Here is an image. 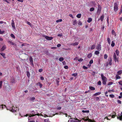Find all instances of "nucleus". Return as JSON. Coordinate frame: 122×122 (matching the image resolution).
<instances>
[{
	"label": "nucleus",
	"instance_id": "obj_12",
	"mask_svg": "<svg viewBox=\"0 0 122 122\" xmlns=\"http://www.w3.org/2000/svg\"><path fill=\"white\" fill-rule=\"evenodd\" d=\"M6 48V46L5 45L3 46L0 49V51L1 52L2 51H4Z\"/></svg>",
	"mask_w": 122,
	"mask_h": 122
},
{
	"label": "nucleus",
	"instance_id": "obj_53",
	"mask_svg": "<svg viewBox=\"0 0 122 122\" xmlns=\"http://www.w3.org/2000/svg\"><path fill=\"white\" fill-rule=\"evenodd\" d=\"M118 83L119 84L121 85H122V81H120L118 82Z\"/></svg>",
	"mask_w": 122,
	"mask_h": 122
},
{
	"label": "nucleus",
	"instance_id": "obj_17",
	"mask_svg": "<svg viewBox=\"0 0 122 122\" xmlns=\"http://www.w3.org/2000/svg\"><path fill=\"white\" fill-rule=\"evenodd\" d=\"M72 121L73 122H80V121L76 118L74 119V120H72Z\"/></svg>",
	"mask_w": 122,
	"mask_h": 122
},
{
	"label": "nucleus",
	"instance_id": "obj_3",
	"mask_svg": "<svg viewBox=\"0 0 122 122\" xmlns=\"http://www.w3.org/2000/svg\"><path fill=\"white\" fill-rule=\"evenodd\" d=\"M113 57L115 62H119L118 57H117V56L115 53H114L113 54Z\"/></svg>",
	"mask_w": 122,
	"mask_h": 122
},
{
	"label": "nucleus",
	"instance_id": "obj_31",
	"mask_svg": "<svg viewBox=\"0 0 122 122\" xmlns=\"http://www.w3.org/2000/svg\"><path fill=\"white\" fill-rule=\"evenodd\" d=\"M122 73V70H120V71H119L117 72V74L118 75H120V74H121Z\"/></svg>",
	"mask_w": 122,
	"mask_h": 122
},
{
	"label": "nucleus",
	"instance_id": "obj_44",
	"mask_svg": "<svg viewBox=\"0 0 122 122\" xmlns=\"http://www.w3.org/2000/svg\"><path fill=\"white\" fill-rule=\"evenodd\" d=\"M77 23V21L76 20H74L73 22V25H75Z\"/></svg>",
	"mask_w": 122,
	"mask_h": 122
},
{
	"label": "nucleus",
	"instance_id": "obj_57",
	"mask_svg": "<svg viewBox=\"0 0 122 122\" xmlns=\"http://www.w3.org/2000/svg\"><path fill=\"white\" fill-rule=\"evenodd\" d=\"M83 68L85 69H87V67H86L85 66H84L83 67Z\"/></svg>",
	"mask_w": 122,
	"mask_h": 122
},
{
	"label": "nucleus",
	"instance_id": "obj_8",
	"mask_svg": "<svg viewBox=\"0 0 122 122\" xmlns=\"http://www.w3.org/2000/svg\"><path fill=\"white\" fill-rule=\"evenodd\" d=\"M97 49L99 51H100L101 50V46L100 44H98L96 46Z\"/></svg>",
	"mask_w": 122,
	"mask_h": 122
},
{
	"label": "nucleus",
	"instance_id": "obj_32",
	"mask_svg": "<svg viewBox=\"0 0 122 122\" xmlns=\"http://www.w3.org/2000/svg\"><path fill=\"white\" fill-rule=\"evenodd\" d=\"M82 112L83 113H88L89 112V111L88 110L85 111L84 110H82Z\"/></svg>",
	"mask_w": 122,
	"mask_h": 122
},
{
	"label": "nucleus",
	"instance_id": "obj_23",
	"mask_svg": "<svg viewBox=\"0 0 122 122\" xmlns=\"http://www.w3.org/2000/svg\"><path fill=\"white\" fill-rule=\"evenodd\" d=\"M112 34L113 35H115V36H116V33L113 30H112Z\"/></svg>",
	"mask_w": 122,
	"mask_h": 122
},
{
	"label": "nucleus",
	"instance_id": "obj_40",
	"mask_svg": "<svg viewBox=\"0 0 122 122\" xmlns=\"http://www.w3.org/2000/svg\"><path fill=\"white\" fill-rule=\"evenodd\" d=\"M64 58L63 57H61L59 58V60L60 61H62L63 60Z\"/></svg>",
	"mask_w": 122,
	"mask_h": 122
},
{
	"label": "nucleus",
	"instance_id": "obj_36",
	"mask_svg": "<svg viewBox=\"0 0 122 122\" xmlns=\"http://www.w3.org/2000/svg\"><path fill=\"white\" fill-rule=\"evenodd\" d=\"M115 45V43H114L113 41L112 42V44H111V46L112 47H114Z\"/></svg>",
	"mask_w": 122,
	"mask_h": 122
},
{
	"label": "nucleus",
	"instance_id": "obj_46",
	"mask_svg": "<svg viewBox=\"0 0 122 122\" xmlns=\"http://www.w3.org/2000/svg\"><path fill=\"white\" fill-rule=\"evenodd\" d=\"M94 10V8L93 7H92L90 8V11H92Z\"/></svg>",
	"mask_w": 122,
	"mask_h": 122
},
{
	"label": "nucleus",
	"instance_id": "obj_33",
	"mask_svg": "<svg viewBox=\"0 0 122 122\" xmlns=\"http://www.w3.org/2000/svg\"><path fill=\"white\" fill-rule=\"evenodd\" d=\"M81 14H78L76 15V17L78 18H80L81 17Z\"/></svg>",
	"mask_w": 122,
	"mask_h": 122
},
{
	"label": "nucleus",
	"instance_id": "obj_58",
	"mask_svg": "<svg viewBox=\"0 0 122 122\" xmlns=\"http://www.w3.org/2000/svg\"><path fill=\"white\" fill-rule=\"evenodd\" d=\"M117 102L118 103L120 104H121L122 103L121 101L120 100H117Z\"/></svg>",
	"mask_w": 122,
	"mask_h": 122
},
{
	"label": "nucleus",
	"instance_id": "obj_29",
	"mask_svg": "<svg viewBox=\"0 0 122 122\" xmlns=\"http://www.w3.org/2000/svg\"><path fill=\"white\" fill-rule=\"evenodd\" d=\"M4 106V107H5L6 106L5 105H0V109H1L2 110L3 109V106Z\"/></svg>",
	"mask_w": 122,
	"mask_h": 122
},
{
	"label": "nucleus",
	"instance_id": "obj_47",
	"mask_svg": "<svg viewBox=\"0 0 122 122\" xmlns=\"http://www.w3.org/2000/svg\"><path fill=\"white\" fill-rule=\"evenodd\" d=\"M109 97L111 98H114L115 96L113 94H110L109 96Z\"/></svg>",
	"mask_w": 122,
	"mask_h": 122
},
{
	"label": "nucleus",
	"instance_id": "obj_4",
	"mask_svg": "<svg viewBox=\"0 0 122 122\" xmlns=\"http://www.w3.org/2000/svg\"><path fill=\"white\" fill-rule=\"evenodd\" d=\"M118 10V5L117 3H115L114 4V10L116 12Z\"/></svg>",
	"mask_w": 122,
	"mask_h": 122
},
{
	"label": "nucleus",
	"instance_id": "obj_18",
	"mask_svg": "<svg viewBox=\"0 0 122 122\" xmlns=\"http://www.w3.org/2000/svg\"><path fill=\"white\" fill-rule=\"evenodd\" d=\"M0 54L4 58H6L5 53H0Z\"/></svg>",
	"mask_w": 122,
	"mask_h": 122
},
{
	"label": "nucleus",
	"instance_id": "obj_22",
	"mask_svg": "<svg viewBox=\"0 0 122 122\" xmlns=\"http://www.w3.org/2000/svg\"><path fill=\"white\" fill-rule=\"evenodd\" d=\"M79 44L78 42H75L73 43H72L71 44V45H72L73 46H76L77 45Z\"/></svg>",
	"mask_w": 122,
	"mask_h": 122
},
{
	"label": "nucleus",
	"instance_id": "obj_19",
	"mask_svg": "<svg viewBox=\"0 0 122 122\" xmlns=\"http://www.w3.org/2000/svg\"><path fill=\"white\" fill-rule=\"evenodd\" d=\"M92 56V54L91 53H90L88 55L87 57L88 58H90Z\"/></svg>",
	"mask_w": 122,
	"mask_h": 122
},
{
	"label": "nucleus",
	"instance_id": "obj_39",
	"mask_svg": "<svg viewBox=\"0 0 122 122\" xmlns=\"http://www.w3.org/2000/svg\"><path fill=\"white\" fill-rule=\"evenodd\" d=\"M77 75V73H76L73 74H72V76H74V77L76 76Z\"/></svg>",
	"mask_w": 122,
	"mask_h": 122
},
{
	"label": "nucleus",
	"instance_id": "obj_38",
	"mask_svg": "<svg viewBox=\"0 0 122 122\" xmlns=\"http://www.w3.org/2000/svg\"><path fill=\"white\" fill-rule=\"evenodd\" d=\"M2 81H0V89L2 88Z\"/></svg>",
	"mask_w": 122,
	"mask_h": 122
},
{
	"label": "nucleus",
	"instance_id": "obj_51",
	"mask_svg": "<svg viewBox=\"0 0 122 122\" xmlns=\"http://www.w3.org/2000/svg\"><path fill=\"white\" fill-rule=\"evenodd\" d=\"M113 84V82H110L108 83V85H112Z\"/></svg>",
	"mask_w": 122,
	"mask_h": 122
},
{
	"label": "nucleus",
	"instance_id": "obj_63",
	"mask_svg": "<svg viewBox=\"0 0 122 122\" xmlns=\"http://www.w3.org/2000/svg\"><path fill=\"white\" fill-rule=\"evenodd\" d=\"M95 74H96L95 72H94V71H93V73L92 74V75L93 76H94L95 75Z\"/></svg>",
	"mask_w": 122,
	"mask_h": 122
},
{
	"label": "nucleus",
	"instance_id": "obj_55",
	"mask_svg": "<svg viewBox=\"0 0 122 122\" xmlns=\"http://www.w3.org/2000/svg\"><path fill=\"white\" fill-rule=\"evenodd\" d=\"M93 62V60H91L90 62H89V63L90 64H91Z\"/></svg>",
	"mask_w": 122,
	"mask_h": 122
},
{
	"label": "nucleus",
	"instance_id": "obj_41",
	"mask_svg": "<svg viewBox=\"0 0 122 122\" xmlns=\"http://www.w3.org/2000/svg\"><path fill=\"white\" fill-rule=\"evenodd\" d=\"M10 36L13 38L15 39V36L13 34H11L10 35Z\"/></svg>",
	"mask_w": 122,
	"mask_h": 122
},
{
	"label": "nucleus",
	"instance_id": "obj_2",
	"mask_svg": "<svg viewBox=\"0 0 122 122\" xmlns=\"http://www.w3.org/2000/svg\"><path fill=\"white\" fill-rule=\"evenodd\" d=\"M17 108V107H14L13 106L12 107H11V108H10L8 107V108H7V109L9 110L10 111H11L12 112H16Z\"/></svg>",
	"mask_w": 122,
	"mask_h": 122
},
{
	"label": "nucleus",
	"instance_id": "obj_54",
	"mask_svg": "<svg viewBox=\"0 0 122 122\" xmlns=\"http://www.w3.org/2000/svg\"><path fill=\"white\" fill-rule=\"evenodd\" d=\"M101 81H99L98 82V85H101Z\"/></svg>",
	"mask_w": 122,
	"mask_h": 122
},
{
	"label": "nucleus",
	"instance_id": "obj_1",
	"mask_svg": "<svg viewBox=\"0 0 122 122\" xmlns=\"http://www.w3.org/2000/svg\"><path fill=\"white\" fill-rule=\"evenodd\" d=\"M102 80V83L103 85H105L106 84V81L107 80V78L106 77L104 76L103 74H102L101 75Z\"/></svg>",
	"mask_w": 122,
	"mask_h": 122
},
{
	"label": "nucleus",
	"instance_id": "obj_34",
	"mask_svg": "<svg viewBox=\"0 0 122 122\" xmlns=\"http://www.w3.org/2000/svg\"><path fill=\"white\" fill-rule=\"evenodd\" d=\"M45 122H50L48 118L44 120Z\"/></svg>",
	"mask_w": 122,
	"mask_h": 122
},
{
	"label": "nucleus",
	"instance_id": "obj_30",
	"mask_svg": "<svg viewBox=\"0 0 122 122\" xmlns=\"http://www.w3.org/2000/svg\"><path fill=\"white\" fill-rule=\"evenodd\" d=\"M96 45H92L91 48V49L92 50H93L95 48Z\"/></svg>",
	"mask_w": 122,
	"mask_h": 122
},
{
	"label": "nucleus",
	"instance_id": "obj_52",
	"mask_svg": "<svg viewBox=\"0 0 122 122\" xmlns=\"http://www.w3.org/2000/svg\"><path fill=\"white\" fill-rule=\"evenodd\" d=\"M96 100L97 101H98L99 100V97H96Z\"/></svg>",
	"mask_w": 122,
	"mask_h": 122
},
{
	"label": "nucleus",
	"instance_id": "obj_26",
	"mask_svg": "<svg viewBox=\"0 0 122 122\" xmlns=\"http://www.w3.org/2000/svg\"><path fill=\"white\" fill-rule=\"evenodd\" d=\"M98 51H96L95 52V54L96 55H98L99 54L100 52Z\"/></svg>",
	"mask_w": 122,
	"mask_h": 122
},
{
	"label": "nucleus",
	"instance_id": "obj_27",
	"mask_svg": "<svg viewBox=\"0 0 122 122\" xmlns=\"http://www.w3.org/2000/svg\"><path fill=\"white\" fill-rule=\"evenodd\" d=\"M92 19L91 18H88V20H87V21L88 23H90L92 21Z\"/></svg>",
	"mask_w": 122,
	"mask_h": 122
},
{
	"label": "nucleus",
	"instance_id": "obj_43",
	"mask_svg": "<svg viewBox=\"0 0 122 122\" xmlns=\"http://www.w3.org/2000/svg\"><path fill=\"white\" fill-rule=\"evenodd\" d=\"M108 57V56L106 54H105L104 55V58L105 59H106Z\"/></svg>",
	"mask_w": 122,
	"mask_h": 122
},
{
	"label": "nucleus",
	"instance_id": "obj_7",
	"mask_svg": "<svg viewBox=\"0 0 122 122\" xmlns=\"http://www.w3.org/2000/svg\"><path fill=\"white\" fill-rule=\"evenodd\" d=\"M117 118L118 119L121 121L122 120V111L120 115L118 114L117 115Z\"/></svg>",
	"mask_w": 122,
	"mask_h": 122
},
{
	"label": "nucleus",
	"instance_id": "obj_6",
	"mask_svg": "<svg viewBox=\"0 0 122 122\" xmlns=\"http://www.w3.org/2000/svg\"><path fill=\"white\" fill-rule=\"evenodd\" d=\"M87 118L86 119H83L84 120V121L86 122L87 121H88V122H95V120H92L89 119V118L88 117H87Z\"/></svg>",
	"mask_w": 122,
	"mask_h": 122
},
{
	"label": "nucleus",
	"instance_id": "obj_35",
	"mask_svg": "<svg viewBox=\"0 0 122 122\" xmlns=\"http://www.w3.org/2000/svg\"><path fill=\"white\" fill-rule=\"evenodd\" d=\"M27 75L28 77H30V74L29 71H27Z\"/></svg>",
	"mask_w": 122,
	"mask_h": 122
},
{
	"label": "nucleus",
	"instance_id": "obj_15",
	"mask_svg": "<svg viewBox=\"0 0 122 122\" xmlns=\"http://www.w3.org/2000/svg\"><path fill=\"white\" fill-rule=\"evenodd\" d=\"M10 81L12 83H14L15 82V80L14 77H12L10 79Z\"/></svg>",
	"mask_w": 122,
	"mask_h": 122
},
{
	"label": "nucleus",
	"instance_id": "obj_56",
	"mask_svg": "<svg viewBox=\"0 0 122 122\" xmlns=\"http://www.w3.org/2000/svg\"><path fill=\"white\" fill-rule=\"evenodd\" d=\"M64 68L65 69H67L68 68V66H64Z\"/></svg>",
	"mask_w": 122,
	"mask_h": 122
},
{
	"label": "nucleus",
	"instance_id": "obj_61",
	"mask_svg": "<svg viewBox=\"0 0 122 122\" xmlns=\"http://www.w3.org/2000/svg\"><path fill=\"white\" fill-rule=\"evenodd\" d=\"M82 23H81V22L80 21L78 23V25H82Z\"/></svg>",
	"mask_w": 122,
	"mask_h": 122
},
{
	"label": "nucleus",
	"instance_id": "obj_11",
	"mask_svg": "<svg viewBox=\"0 0 122 122\" xmlns=\"http://www.w3.org/2000/svg\"><path fill=\"white\" fill-rule=\"evenodd\" d=\"M11 25L13 29H15V22L13 20H12V23H11Z\"/></svg>",
	"mask_w": 122,
	"mask_h": 122
},
{
	"label": "nucleus",
	"instance_id": "obj_25",
	"mask_svg": "<svg viewBox=\"0 0 122 122\" xmlns=\"http://www.w3.org/2000/svg\"><path fill=\"white\" fill-rule=\"evenodd\" d=\"M113 114H114L112 115V118H115V116H117L116 115V113L114 112L113 113Z\"/></svg>",
	"mask_w": 122,
	"mask_h": 122
},
{
	"label": "nucleus",
	"instance_id": "obj_16",
	"mask_svg": "<svg viewBox=\"0 0 122 122\" xmlns=\"http://www.w3.org/2000/svg\"><path fill=\"white\" fill-rule=\"evenodd\" d=\"M104 18V14H103L101 16L100 18V20L101 21H103Z\"/></svg>",
	"mask_w": 122,
	"mask_h": 122
},
{
	"label": "nucleus",
	"instance_id": "obj_10",
	"mask_svg": "<svg viewBox=\"0 0 122 122\" xmlns=\"http://www.w3.org/2000/svg\"><path fill=\"white\" fill-rule=\"evenodd\" d=\"M43 37H45L46 39L48 40H51L53 39V37H49L45 35Z\"/></svg>",
	"mask_w": 122,
	"mask_h": 122
},
{
	"label": "nucleus",
	"instance_id": "obj_5",
	"mask_svg": "<svg viewBox=\"0 0 122 122\" xmlns=\"http://www.w3.org/2000/svg\"><path fill=\"white\" fill-rule=\"evenodd\" d=\"M98 9L97 13V14H99L101 12V10L102 9V8L101 6L100 5H97Z\"/></svg>",
	"mask_w": 122,
	"mask_h": 122
},
{
	"label": "nucleus",
	"instance_id": "obj_64",
	"mask_svg": "<svg viewBox=\"0 0 122 122\" xmlns=\"http://www.w3.org/2000/svg\"><path fill=\"white\" fill-rule=\"evenodd\" d=\"M120 12L121 13L122 12V5L121 6V9L120 10Z\"/></svg>",
	"mask_w": 122,
	"mask_h": 122
},
{
	"label": "nucleus",
	"instance_id": "obj_59",
	"mask_svg": "<svg viewBox=\"0 0 122 122\" xmlns=\"http://www.w3.org/2000/svg\"><path fill=\"white\" fill-rule=\"evenodd\" d=\"M40 79L42 80H44V78L42 76H41L40 77Z\"/></svg>",
	"mask_w": 122,
	"mask_h": 122
},
{
	"label": "nucleus",
	"instance_id": "obj_60",
	"mask_svg": "<svg viewBox=\"0 0 122 122\" xmlns=\"http://www.w3.org/2000/svg\"><path fill=\"white\" fill-rule=\"evenodd\" d=\"M42 71L43 69H40L39 70V71L40 72H41Z\"/></svg>",
	"mask_w": 122,
	"mask_h": 122
},
{
	"label": "nucleus",
	"instance_id": "obj_20",
	"mask_svg": "<svg viewBox=\"0 0 122 122\" xmlns=\"http://www.w3.org/2000/svg\"><path fill=\"white\" fill-rule=\"evenodd\" d=\"M89 88L91 90H94L95 89V87L91 86H90L89 87Z\"/></svg>",
	"mask_w": 122,
	"mask_h": 122
},
{
	"label": "nucleus",
	"instance_id": "obj_37",
	"mask_svg": "<svg viewBox=\"0 0 122 122\" xmlns=\"http://www.w3.org/2000/svg\"><path fill=\"white\" fill-rule=\"evenodd\" d=\"M38 85H39L40 88H41L42 86V85L39 82L38 83Z\"/></svg>",
	"mask_w": 122,
	"mask_h": 122
},
{
	"label": "nucleus",
	"instance_id": "obj_49",
	"mask_svg": "<svg viewBox=\"0 0 122 122\" xmlns=\"http://www.w3.org/2000/svg\"><path fill=\"white\" fill-rule=\"evenodd\" d=\"M83 59L82 58H81L78 60V61L79 62H81L83 61Z\"/></svg>",
	"mask_w": 122,
	"mask_h": 122
},
{
	"label": "nucleus",
	"instance_id": "obj_13",
	"mask_svg": "<svg viewBox=\"0 0 122 122\" xmlns=\"http://www.w3.org/2000/svg\"><path fill=\"white\" fill-rule=\"evenodd\" d=\"M112 59L111 57H110L109 58V64L110 65H112Z\"/></svg>",
	"mask_w": 122,
	"mask_h": 122
},
{
	"label": "nucleus",
	"instance_id": "obj_42",
	"mask_svg": "<svg viewBox=\"0 0 122 122\" xmlns=\"http://www.w3.org/2000/svg\"><path fill=\"white\" fill-rule=\"evenodd\" d=\"M120 76L118 75H116V79H120Z\"/></svg>",
	"mask_w": 122,
	"mask_h": 122
},
{
	"label": "nucleus",
	"instance_id": "obj_50",
	"mask_svg": "<svg viewBox=\"0 0 122 122\" xmlns=\"http://www.w3.org/2000/svg\"><path fill=\"white\" fill-rule=\"evenodd\" d=\"M114 92V90L113 89H112V90H110L108 91V92Z\"/></svg>",
	"mask_w": 122,
	"mask_h": 122
},
{
	"label": "nucleus",
	"instance_id": "obj_14",
	"mask_svg": "<svg viewBox=\"0 0 122 122\" xmlns=\"http://www.w3.org/2000/svg\"><path fill=\"white\" fill-rule=\"evenodd\" d=\"M30 116H28L30 117L31 116H33L35 115H37L38 116H43V115H42V114H40L39 113H37L35 115H31L30 114Z\"/></svg>",
	"mask_w": 122,
	"mask_h": 122
},
{
	"label": "nucleus",
	"instance_id": "obj_9",
	"mask_svg": "<svg viewBox=\"0 0 122 122\" xmlns=\"http://www.w3.org/2000/svg\"><path fill=\"white\" fill-rule=\"evenodd\" d=\"M29 61L30 63V64L32 66H34L33 61V58L31 56L30 57H29Z\"/></svg>",
	"mask_w": 122,
	"mask_h": 122
},
{
	"label": "nucleus",
	"instance_id": "obj_28",
	"mask_svg": "<svg viewBox=\"0 0 122 122\" xmlns=\"http://www.w3.org/2000/svg\"><path fill=\"white\" fill-rule=\"evenodd\" d=\"M35 99V98L34 97H30L29 100L30 101H33Z\"/></svg>",
	"mask_w": 122,
	"mask_h": 122
},
{
	"label": "nucleus",
	"instance_id": "obj_48",
	"mask_svg": "<svg viewBox=\"0 0 122 122\" xmlns=\"http://www.w3.org/2000/svg\"><path fill=\"white\" fill-rule=\"evenodd\" d=\"M62 21V19H59L57 20H56V22L58 23L59 22H61Z\"/></svg>",
	"mask_w": 122,
	"mask_h": 122
},
{
	"label": "nucleus",
	"instance_id": "obj_62",
	"mask_svg": "<svg viewBox=\"0 0 122 122\" xmlns=\"http://www.w3.org/2000/svg\"><path fill=\"white\" fill-rule=\"evenodd\" d=\"M27 24L28 25H31V23H30V22H29V21L27 22Z\"/></svg>",
	"mask_w": 122,
	"mask_h": 122
},
{
	"label": "nucleus",
	"instance_id": "obj_45",
	"mask_svg": "<svg viewBox=\"0 0 122 122\" xmlns=\"http://www.w3.org/2000/svg\"><path fill=\"white\" fill-rule=\"evenodd\" d=\"M8 42L9 43H10L12 45H14L15 44L13 42L10 41H8Z\"/></svg>",
	"mask_w": 122,
	"mask_h": 122
},
{
	"label": "nucleus",
	"instance_id": "obj_21",
	"mask_svg": "<svg viewBox=\"0 0 122 122\" xmlns=\"http://www.w3.org/2000/svg\"><path fill=\"white\" fill-rule=\"evenodd\" d=\"M107 40L108 42L109 45L111 44V41L110 38H108L107 39Z\"/></svg>",
	"mask_w": 122,
	"mask_h": 122
},
{
	"label": "nucleus",
	"instance_id": "obj_24",
	"mask_svg": "<svg viewBox=\"0 0 122 122\" xmlns=\"http://www.w3.org/2000/svg\"><path fill=\"white\" fill-rule=\"evenodd\" d=\"M115 52L117 55V56H119V51L118 50H117Z\"/></svg>",
	"mask_w": 122,
	"mask_h": 122
}]
</instances>
